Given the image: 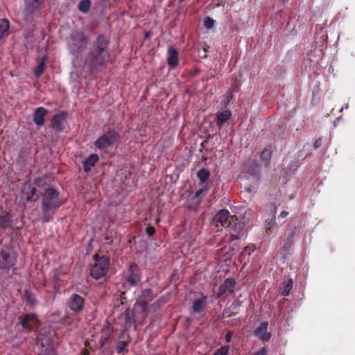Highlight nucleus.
Wrapping results in <instances>:
<instances>
[{
    "label": "nucleus",
    "instance_id": "obj_15",
    "mask_svg": "<svg viewBox=\"0 0 355 355\" xmlns=\"http://www.w3.org/2000/svg\"><path fill=\"white\" fill-rule=\"evenodd\" d=\"M67 116V112L62 111L55 114L51 119V128L56 132H62L64 130L63 121Z\"/></svg>",
    "mask_w": 355,
    "mask_h": 355
},
{
    "label": "nucleus",
    "instance_id": "obj_17",
    "mask_svg": "<svg viewBox=\"0 0 355 355\" xmlns=\"http://www.w3.org/2000/svg\"><path fill=\"white\" fill-rule=\"evenodd\" d=\"M47 114L48 110L46 108L43 107L36 108L33 116L34 123L38 126L43 125L45 121L44 117Z\"/></svg>",
    "mask_w": 355,
    "mask_h": 355
},
{
    "label": "nucleus",
    "instance_id": "obj_30",
    "mask_svg": "<svg viewBox=\"0 0 355 355\" xmlns=\"http://www.w3.org/2000/svg\"><path fill=\"white\" fill-rule=\"evenodd\" d=\"M10 28V22L6 19H0V40L2 39Z\"/></svg>",
    "mask_w": 355,
    "mask_h": 355
},
{
    "label": "nucleus",
    "instance_id": "obj_34",
    "mask_svg": "<svg viewBox=\"0 0 355 355\" xmlns=\"http://www.w3.org/2000/svg\"><path fill=\"white\" fill-rule=\"evenodd\" d=\"M293 282L292 279H289L287 282L284 283V289L282 291V295L286 297L290 293L291 290L293 288Z\"/></svg>",
    "mask_w": 355,
    "mask_h": 355
},
{
    "label": "nucleus",
    "instance_id": "obj_13",
    "mask_svg": "<svg viewBox=\"0 0 355 355\" xmlns=\"http://www.w3.org/2000/svg\"><path fill=\"white\" fill-rule=\"evenodd\" d=\"M141 275L137 264L132 263L128 268V275L126 278L127 283L131 286H136L140 281Z\"/></svg>",
    "mask_w": 355,
    "mask_h": 355
},
{
    "label": "nucleus",
    "instance_id": "obj_6",
    "mask_svg": "<svg viewBox=\"0 0 355 355\" xmlns=\"http://www.w3.org/2000/svg\"><path fill=\"white\" fill-rule=\"evenodd\" d=\"M234 217L227 209H221L214 216L212 223L217 227V231H221L223 227H228L229 223L233 220Z\"/></svg>",
    "mask_w": 355,
    "mask_h": 355
},
{
    "label": "nucleus",
    "instance_id": "obj_47",
    "mask_svg": "<svg viewBox=\"0 0 355 355\" xmlns=\"http://www.w3.org/2000/svg\"><path fill=\"white\" fill-rule=\"evenodd\" d=\"M125 318H126V322H128L130 320V318L128 314L126 315Z\"/></svg>",
    "mask_w": 355,
    "mask_h": 355
},
{
    "label": "nucleus",
    "instance_id": "obj_10",
    "mask_svg": "<svg viewBox=\"0 0 355 355\" xmlns=\"http://www.w3.org/2000/svg\"><path fill=\"white\" fill-rule=\"evenodd\" d=\"M21 198L26 202H35L39 199L36 187L31 182H27L24 184L21 190Z\"/></svg>",
    "mask_w": 355,
    "mask_h": 355
},
{
    "label": "nucleus",
    "instance_id": "obj_38",
    "mask_svg": "<svg viewBox=\"0 0 355 355\" xmlns=\"http://www.w3.org/2000/svg\"><path fill=\"white\" fill-rule=\"evenodd\" d=\"M230 347L228 345L223 346L216 350L214 355H227L229 353Z\"/></svg>",
    "mask_w": 355,
    "mask_h": 355
},
{
    "label": "nucleus",
    "instance_id": "obj_42",
    "mask_svg": "<svg viewBox=\"0 0 355 355\" xmlns=\"http://www.w3.org/2000/svg\"><path fill=\"white\" fill-rule=\"evenodd\" d=\"M232 336H233V331H228L225 336V341L227 343H230L232 340Z\"/></svg>",
    "mask_w": 355,
    "mask_h": 355
},
{
    "label": "nucleus",
    "instance_id": "obj_2",
    "mask_svg": "<svg viewBox=\"0 0 355 355\" xmlns=\"http://www.w3.org/2000/svg\"><path fill=\"white\" fill-rule=\"evenodd\" d=\"M88 36L82 31H73L66 38V45L69 53L73 56L71 63L76 67L79 57L87 50L89 44Z\"/></svg>",
    "mask_w": 355,
    "mask_h": 355
},
{
    "label": "nucleus",
    "instance_id": "obj_46",
    "mask_svg": "<svg viewBox=\"0 0 355 355\" xmlns=\"http://www.w3.org/2000/svg\"><path fill=\"white\" fill-rule=\"evenodd\" d=\"M53 278H54V279H55V281H59V280H60V277H59V275H58V272H55V274H54V277H53Z\"/></svg>",
    "mask_w": 355,
    "mask_h": 355
},
{
    "label": "nucleus",
    "instance_id": "obj_49",
    "mask_svg": "<svg viewBox=\"0 0 355 355\" xmlns=\"http://www.w3.org/2000/svg\"><path fill=\"white\" fill-rule=\"evenodd\" d=\"M38 181H39L38 180H37L35 181V184H37V186H39V184H38V183H37V182H38Z\"/></svg>",
    "mask_w": 355,
    "mask_h": 355
},
{
    "label": "nucleus",
    "instance_id": "obj_21",
    "mask_svg": "<svg viewBox=\"0 0 355 355\" xmlns=\"http://www.w3.org/2000/svg\"><path fill=\"white\" fill-rule=\"evenodd\" d=\"M207 305V297L202 295L201 297L196 299L192 304L191 309L194 313H200Z\"/></svg>",
    "mask_w": 355,
    "mask_h": 355
},
{
    "label": "nucleus",
    "instance_id": "obj_4",
    "mask_svg": "<svg viewBox=\"0 0 355 355\" xmlns=\"http://www.w3.org/2000/svg\"><path fill=\"white\" fill-rule=\"evenodd\" d=\"M94 263L90 270L91 276L95 279H99L105 276L110 268V259L106 256L99 257L96 254Z\"/></svg>",
    "mask_w": 355,
    "mask_h": 355
},
{
    "label": "nucleus",
    "instance_id": "obj_14",
    "mask_svg": "<svg viewBox=\"0 0 355 355\" xmlns=\"http://www.w3.org/2000/svg\"><path fill=\"white\" fill-rule=\"evenodd\" d=\"M236 285V282L233 278H227L219 286L218 293L216 294L217 298H220L225 294L232 293L234 291V288Z\"/></svg>",
    "mask_w": 355,
    "mask_h": 355
},
{
    "label": "nucleus",
    "instance_id": "obj_44",
    "mask_svg": "<svg viewBox=\"0 0 355 355\" xmlns=\"http://www.w3.org/2000/svg\"><path fill=\"white\" fill-rule=\"evenodd\" d=\"M254 355H267V350L266 348H261L257 352L254 353Z\"/></svg>",
    "mask_w": 355,
    "mask_h": 355
},
{
    "label": "nucleus",
    "instance_id": "obj_39",
    "mask_svg": "<svg viewBox=\"0 0 355 355\" xmlns=\"http://www.w3.org/2000/svg\"><path fill=\"white\" fill-rule=\"evenodd\" d=\"M203 23L205 28L210 29L213 28L215 21L213 19L210 18L209 17H206L204 19Z\"/></svg>",
    "mask_w": 355,
    "mask_h": 355
},
{
    "label": "nucleus",
    "instance_id": "obj_32",
    "mask_svg": "<svg viewBox=\"0 0 355 355\" xmlns=\"http://www.w3.org/2000/svg\"><path fill=\"white\" fill-rule=\"evenodd\" d=\"M197 176L201 182L205 183L208 180L210 173L207 169L202 168L198 171Z\"/></svg>",
    "mask_w": 355,
    "mask_h": 355
},
{
    "label": "nucleus",
    "instance_id": "obj_50",
    "mask_svg": "<svg viewBox=\"0 0 355 355\" xmlns=\"http://www.w3.org/2000/svg\"><path fill=\"white\" fill-rule=\"evenodd\" d=\"M108 339V338H105L104 342L102 343V345L104 344V343Z\"/></svg>",
    "mask_w": 355,
    "mask_h": 355
},
{
    "label": "nucleus",
    "instance_id": "obj_45",
    "mask_svg": "<svg viewBox=\"0 0 355 355\" xmlns=\"http://www.w3.org/2000/svg\"><path fill=\"white\" fill-rule=\"evenodd\" d=\"M288 215V212L286 211H282L280 214H279V217L281 218H286L287 217V216Z\"/></svg>",
    "mask_w": 355,
    "mask_h": 355
},
{
    "label": "nucleus",
    "instance_id": "obj_40",
    "mask_svg": "<svg viewBox=\"0 0 355 355\" xmlns=\"http://www.w3.org/2000/svg\"><path fill=\"white\" fill-rule=\"evenodd\" d=\"M26 300L30 306H34L37 303V300L29 293H26Z\"/></svg>",
    "mask_w": 355,
    "mask_h": 355
},
{
    "label": "nucleus",
    "instance_id": "obj_29",
    "mask_svg": "<svg viewBox=\"0 0 355 355\" xmlns=\"http://www.w3.org/2000/svg\"><path fill=\"white\" fill-rule=\"evenodd\" d=\"M141 298L144 299V303L141 306L142 311H145L146 309L147 302L152 300L153 298V291L150 288H146L142 291Z\"/></svg>",
    "mask_w": 355,
    "mask_h": 355
},
{
    "label": "nucleus",
    "instance_id": "obj_33",
    "mask_svg": "<svg viewBox=\"0 0 355 355\" xmlns=\"http://www.w3.org/2000/svg\"><path fill=\"white\" fill-rule=\"evenodd\" d=\"M90 0H81L78 6V10L83 13H87L90 9Z\"/></svg>",
    "mask_w": 355,
    "mask_h": 355
},
{
    "label": "nucleus",
    "instance_id": "obj_25",
    "mask_svg": "<svg viewBox=\"0 0 355 355\" xmlns=\"http://www.w3.org/2000/svg\"><path fill=\"white\" fill-rule=\"evenodd\" d=\"M295 236V228H293L291 232L289 233L288 236L286 237L284 244L283 246V250L286 254H291V249L294 243V239Z\"/></svg>",
    "mask_w": 355,
    "mask_h": 355
},
{
    "label": "nucleus",
    "instance_id": "obj_36",
    "mask_svg": "<svg viewBox=\"0 0 355 355\" xmlns=\"http://www.w3.org/2000/svg\"><path fill=\"white\" fill-rule=\"evenodd\" d=\"M128 345V343L127 341L124 340H120L117 343L116 351L118 354L122 353L123 351L125 350V348L127 347Z\"/></svg>",
    "mask_w": 355,
    "mask_h": 355
},
{
    "label": "nucleus",
    "instance_id": "obj_37",
    "mask_svg": "<svg viewBox=\"0 0 355 355\" xmlns=\"http://www.w3.org/2000/svg\"><path fill=\"white\" fill-rule=\"evenodd\" d=\"M272 150L269 148H265L261 153V158L264 161H268L270 159Z\"/></svg>",
    "mask_w": 355,
    "mask_h": 355
},
{
    "label": "nucleus",
    "instance_id": "obj_23",
    "mask_svg": "<svg viewBox=\"0 0 355 355\" xmlns=\"http://www.w3.org/2000/svg\"><path fill=\"white\" fill-rule=\"evenodd\" d=\"M37 345L41 348L39 355H55V352L53 347L51 345H48L46 346L42 340L37 338Z\"/></svg>",
    "mask_w": 355,
    "mask_h": 355
},
{
    "label": "nucleus",
    "instance_id": "obj_18",
    "mask_svg": "<svg viewBox=\"0 0 355 355\" xmlns=\"http://www.w3.org/2000/svg\"><path fill=\"white\" fill-rule=\"evenodd\" d=\"M12 217L7 211L0 212V229L6 230L12 227Z\"/></svg>",
    "mask_w": 355,
    "mask_h": 355
},
{
    "label": "nucleus",
    "instance_id": "obj_20",
    "mask_svg": "<svg viewBox=\"0 0 355 355\" xmlns=\"http://www.w3.org/2000/svg\"><path fill=\"white\" fill-rule=\"evenodd\" d=\"M239 250V246L236 244H232V246L225 245L219 250L220 255L225 257V259H230Z\"/></svg>",
    "mask_w": 355,
    "mask_h": 355
},
{
    "label": "nucleus",
    "instance_id": "obj_16",
    "mask_svg": "<svg viewBox=\"0 0 355 355\" xmlns=\"http://www.w3.org/2000/svg\"><path fill=\"white\" fill-rule=\"evenodd\" d=\"M268 322H262L254 330V335L262 341L267 342L271 337L270 333L268 332Z\"/></svg>",
    "mask_w": 355,
    "mask_h": 355
},
{
    "label": "nucleus",
    "instance_id": "obj_28",
    "mask_svg": "<svg viewBox=\"0 0 355 355\" xmlns=\"http://www.w3.org/2000/svg\"><path fill=\"white\" fill-rule=\"evenodd\" d=\"M241 305V301H236L232 304V305L226 310L224 311L223 314L226 317H231L233 315H235L238 312L239 308Z\"/></svg>",
    "mask_w": 355,
    "mask_h": 355
},
{
    "label": "nucleus",
    "instance_id": "obj_12",
    "mask_svg": "<svg viewBox=\"0 0 355 355\" xmlns=\"http://www.w3.org/2000/svg\"><path fill=\"white\" fill-rule=\"evenodd\" d=\"M21 325L24 329L31 332L33 327H39L40 321L35 313H26L21 320Z\"/></svg>",
    "mask_w": 355,
    "mask_h": 355
},
{
    "label": "nucleus",
    "instance_id": "obj_43",
    "mask_svg": "<svg viewBox=\"0 0 355 355\" xmlns=\"http://www.w3.org/2000/svg\"><path fill=\"white\" fill-rule=\"evenodd\" d=\"M322 145V139L321 138H319L318 139H316L314 142V148L315 149H317L318 148H320Z\"/></svg>",
    "mask_w": 355,
    "mask_h": 355
},
{
    "label": "nucleus",
    "instance_id": "obj_11",
    "mask_svg": "<svg viewBox=\"0 0 355 355\" xmlns=\"http://www.w3.org/2000/svg\"><path fill=\"white\" fill-rule=\"evenodd\" d=\"M241 171L243 173H247L257 179H259L260 177V166L257 161L254 159H249L244 162L241 166Z\"/></svg>",
    "mask_w": 355,
    "mask_h": 355
},
{
    "label": "nucleus",
    "instance_id": "obj_3",
    "mask_svg": "<svg viewBox=\"0 0 355 355\" xmlns=\"http://www.w3.org/2000/svg\"><path fill=\"white\" fill-rule=\"evenodd\" d=\"M62 205V201L60 197L59 192L52 188L46 189L43 194L42 201V221L43 223L50 221Z\"/></svg>",
    "mask_w": 355,
    "mask_h": 355
},
{
    "label": "nucleus",
    "instance_id": "obj_8",
    "mask_svg": "<svg viewBox=\"0 0 355 355\" xmlns=\"http://www.w3.org/2000/svg\"><path fill=\"white\" fill-rule=\"evenodd\" d=\"M85 300L80 295L73 293L67 301L69 309L75 313H80L85 308Z\"/></svg>",
    "mask_w": 355,
    "mask_h": 355
},
{
    "label": "nucleus",
    "instance_id": "obj_24",
    "mask_svg": "<svg viewBox=\"0 0 355 355\" xmlns=\"http://www.w3.org/2000/svg\"><path fill=\"white\" fill-rule=\"evenodd\" d=\"M25 10L28 13L33 12L35 10L40 9L42 7L43 1L42 0H24Z\"/></svg>",
    "mask_w": 355,
    "mask_h": 355
},
{
    "label": "nucleus",
    "instance_id": "obj_19",
    "mask_svg": "<svg viewBox=\"0 0 355 355\" xmlns=\"http://www.w3.org/2000/svg\"><path fill=\"white\" fill-rule=\"evenodd\" d=\"M168 55L167 63L168 66L171 68L176 67L179 62L178 51L175 48L171 46L168 50Z\"/></svg>",
    "mask_w": 355,
    "mask_h": 355
},
{
    "label": "nucleus",
    "instance_id": "obj_31",
    "mask_svg": "<svg viewBox=\"0 0 355 355\" xmlns=\"http://www.w3.org/2000/svg\"><path fill=\"white\" fill-rule=\"evenodd\" d=\"M272 205L273 206V209H274L273 210V216L272 217L270 220L267 223L266 226V231L268 234H270L272 232V229L275 227V220H276L275 214L277 212V207L275 204H272Z\"/></svg>",
    "mask_w": 355,
    "mask_h": 355
},
{
    "label": "nucleus",
    "instance_id": "obj_9",
    "mask_svg": "<svg viewBox=\"0 0 355 355\" xmlns=\"http://www.w3.org/2000/svg\"><path fill=\"white\" fill-rule=\"evenodd\" d=\"M16 261L15 252L2 250L0 253V269H10L15 266Z\"/></svg>",
    "mask_w": 355,
    "mask_h": 355
},
{
    "label": "nucleus",
    "instance_id": "obj_7",
    "mask_svg": "<svg viewBox=\"0 0 355 355\" xmlns=\"http://www.w3.org/2000/svg\"><path fill=\"white\" fill-rule=\"evenodd\" d=\"M244 227L245 224L242 222L238 221L237 218L234 217L233 220H232L231 223H229L228 227H227V230L230 234L228 238V241L230 243H232L234 241L239 240L243 235Z\"/></svg>",
    "mask_w": 355,
    "mask_h": 355
},
{
    "label": "nucleus",
    "instance_id": "obj_27",
    "mask_svg": "<svg viewBox=\"0 0 355 355\" xmlns=\"http://www.w3.org/2000/svg\"><path fill=\"white\" fill-rule=\"evenodd\" d=\"M46 60L47 56L44 55L39 61L37 66L34 70V75L36 78H40L44 73L46 68Z\"/></svg>",
    "mask_w": 355,
    "mask_h": 355
},
{
    "label": "nucleus",
    "instance_id": "obj_48",
    "mask_svg": "<svg viewBox=\"0 0 355 355\" xmlns=\"http://www.w3.org/2000/svg\"><path fill=\"white\" fill-rule=\"evenodd\" d=\"M148 36H149V33H146V34H145V37H148Z\"/></svg>",
    "mask_w": 355,
    "mask_h": 355
},
{
    "label": "nucleus",
    "instance_id": "obj_1",
    "mask_svg": "<svg viewBox=\"0 0 355 355\" xmlns=\"http://www.w3.org/2000/svg\"><path fill=\"white\" fill-rule=\"evenodd\" d=\"M110 40L105 35H99L93 41L85 58V64L94 72L110 60Z\"/></svg>",
    "mask_w": 355,
    "mask_h": 355
},
{
    "label": "nucleus",
    "instance_id": "obj_22",
    "mask_svg": "<svg viewBox=\"0 0 355 355\" xmlns=\"http://www.w3.org/2000/svg\"><path fill=\"white\" fill-rule=\"evenodd\" d=\"M99 157L96 154L90 155L83 162V170L85 172L88 173L90 171L92 167L94 166L96 163L98 161Z\"/></svg>",
    "mask_w": 355,
    "mask_h": 355
},
{
    "label": "nucleus",
    "instance_id": "obj_5",
    "mask_svg": "<svg viewBox=\"0 0 355 355\" xmlns=\"http://www.w3.org/2000/svg\"><path fill=\"white\" fill-rule=\"evenodd\" d=\"M119 137L120 135L118 131L110 129L94 141V146L100 150H103L113 146Z\"/></svg>",
    "mask_w": 355,
    "mask_h": 355
},
{
    "label": "nucleus",
    "instance_id": "obj_35",
    "mask_svg": "<svg viewBox=\"0 0 355 355\" xmlns=\"http://www.w3.org/2000/svg\"><path fill=\"white\" fill-rule=\"evenodd\" d=\"M208 189L209 188L207 186H205L203 188L200 189V190L196 192L193 198H197L198 202L199 203L200 202L202 196H205L207 193Z\"/></svg>",
    "mask_w": 355,
    "mask_h": 355
},
{
    "label": "nucleus",
    "instance_id": "obj_51",
    "mask_svg": "<svg viewBox=\"0 0 355 355\" xmlns=\"http://www.w3.org/2000/svg\"><path fill=\"white\" fill-rule=\"evenodd\" d=\"M283 1V3H286L287 2L288 0H282Z\"/></svg>",
    "mask_w": 355,
    "mask_h": 355
},
{
    "label": "nucleus",
    "instance_id": "obj_26",
    "mask_svg": "<svg viewBox=\"0 0 355 355\" xmlns=\"http://www.w3.org/2000/svg\"><path fill=\"white\" fill-rule=\"evenodd\" d=\"M232 113L228 110H223L216 114V124L219 129H220L224 123L230 119Z\"/></svg>",
    "mask_w": 355,
    "mask_h": 355
},
{
    "label": "nucleus",
    "instance_id": "obj_41",
    "mask_svg": "<svg viewBox=\"0 0 355 355\" xmlns=\"http://www.w3.org/2000/svg\"><path fill=\"white\" fill-rule=\"evenodd\" d=\"M155 232V229L153 226H148L146 229V232L149 236H152Z\"/></svg>",
    "mask_w": 355,
    "mask_h": 355
}]
</instances>
